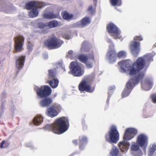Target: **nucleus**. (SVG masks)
<instances>
[{
    "instance_id": "nucleus-1",
    "label": "nucleus",
    "mask_w": 156,
    "mask_h": 156,
    "mask_svg": "<svg viewBox=\"0 0 156 156\" xmlns=\"http://www.w3.org/2000/svg\"><path fill=\"white\" fill-rule=\"evenodd\" d=\"M155 53L152 52L148 53L143 56L139 58L136 61L127 68L125 73L130 76H133L131 83L137 84L144 76V73L140 70L143 69L145 66L148 67L152 61L153 57Z\"/></svg>"
},
{
    "instance_id": "nucleus-2",
    "label": "nucleus",
    "mask_w": 156,
    "mask_h": 156,
    "mask_svg": "<svg viewBox=\"0 0 156 156\" xmlns=\"http://www.w3.org/2000/svg\"><path fill=\"white\" fill-rule=\"evenodd\" d=\"M69 124L67 118L62 117L57 119L53 123L47 125L43 129L45 130H50L55 133L60 134L68 130Z\"/></svg>"
},
{
    "instance_id": "nucleus-3",
    "label": "nucleus",
    "mask_w": 156,
    "mask_h": 156,
    "mask_svg": "<svg viewBox=\"0 0 156 156\" xmlns=\"http://www.w3.org/2000/svg\"><path fill=\"white\" fill-rule=\"evenodd\" d=\"M137 133V129L133 127H129L126 129L123 137V140L118 143L119 147L122 152L126 151L128 150L130 144L127 141L133 139Z\"/></svg>"
},
{
    "instance_id": "nucleus-4",
    "label": "nucleus",
    "mask_w": 156,
    "mask_h": 156,
    "mask_svg": "<svg viewBox=\"0 0 156 156\" xmlns=\"http://www.w3.org/2000/svg\"><path fill=\"white\" fill-rule=\"evenodd\" d=\"M119 138V134L117 126L114 125H112L108 133L105 135L106 140L110 143H116Z\"/></svg>"
},
{
    "instance_id": "nucleus-5",
    "label": "nucleus",
    "mask_w": 156,
    "mask_h": 156,
    "mask_svg": "<svg viewBox=\"0 0 156 156\" xmlns=\"http://www.w3.org/2000/svg\"><path fill=\"white\" fill-rule=\"evenodd\" d=\"M48 5V4L42 2L30 1V17H37L38 14L37 8H42Z\"/></svg>"
},
{
    "instance_id": "nucleus-6",
    "label": "nucleus",
    "mask_w": 156,
    "mask_h": 156,
    "mask_svg": "<svg viewBox=\"0 0 156 156\" xmlns=\"http://www.w3.org/2000/svg\"><path fill=\"white\" fill-rule=\"evenodd\" d=\"M70 70L69 73L75 76H81L84 73V70L80 64L76 62H73L71 63Z\"/></svg>"
},
{
    "instance_id": "nucleus-7",
    "label": "nucleus",
    "mask_w": 156,
    "mask_h": 156,
    "mask_svg": "<svg viewBox=\"0 0 156 156\" xmlns=\"http://www.w3.org/2000/svg\"><path fill=\"white\" fill-rule=\"evenodd\" d=\"M107 30L110 35L114 39H122L120 30L114 23H109L107 27Z\"/></svg>"
},
{
    "instance_id": "nucleus-8",
    "label": "nucleus",
    "mask_w": 156,
    "mask_h": 156,
    "mask_svg": "<svg viewBox=\"0 0 156 156\" xmlns=\"http://www.w3.org/2000/svg\"><path fill=\"white\" fill-rule=\"evenodd\" d=\"M62 108L58 104H55L49 107L46 111L45 113L48 116L51 118L56 116L61 112Z\"/></svg>"
},
{
    "instance_id": "nucleus-9",
    "label": "nucleus",
    "mask_w": 156,
    "mask_h": 156,
    "mask_svg": "<svg viewBox=\"0 0 156 156\" xmlns=\"http://www.w3.org/2000/svg\"><path fill=\"white\" fill-rule=\"evenodd\" d=\"M89 58L83 55H80L78 57L79 60L83 63L86 64L88 68H91L93 66L92 62H94V56L92 50H91L90 53L88 54Z\"/></svg>"
},
{
    "instance_id": "nucleus-10",
    "label": "nucleus",
    "mask_w": 156,
    "mask_h": 156,
    "mask_svg": "<svg viewBox=\"0 0 156 156\" xmlns=\"http://www.w3.org/2000/svg\"><path fill=\"white\" fill-rule=\"evenodd\" d=\"M63 43L61 40L56 37L48 39L44 43L45 45L50 49H56L60 47Z\"/></svg>"
},
{
    "instance_id": "nucleus-11",
    "label": "nucleus",
    "mask_w": 156,
    "mask_h": 156,
    "mask_svg": "<svg viewBox=\"0 0 156 156\" xmlns=\"http://www.w3.org/2000/svg\"><path fill=\"white\" fill-rule=\"evenodd\" d=\"M56 73V69H52L48 70V76L49 77L47 82L53 88H55L58 86L59 81L57 79L54 78Z\"/></svg>"
},
{
    "instance_id": "nucleus-12",
    "label": "nucleus",
    "mask_w": 156,
    "mask_h": 156,
    "mask_svg": "<svg viewBox=\"0 0 156 156\" xmlns=\"http://www.w3.org/2000/svg\"><path fill=\"white\" fill-rule=\"evenodd\" d=\"M14 40L15 42L14 49L16 52H20L23 50L24 38L23 36L19 35L15 37Z\"/></svg>"
},
{
    "instance_id": "nucleus-13",
    "label": "nucleus",
    "mask_w": 156,
    "mask_h": 156,
    "mask_svg": "<svg viewBox=\"0 0 156 156\" xmlns=\"http://www.w3.org/2000/svg\"><path fill=\"white\" fill-rule=\"evenodd\" d=\"M136 141L140 147H145L148 144V137L145 134L140 133L137 136Z\"/></svg>"
},
{
    "instance_id": "nucleus-14",
    "label": "nucleus",
    "mask_w": 156,
    "mask_h": 156,
    "mask_svg": "<svg viewBox=\"0 0 156 156\" xmlns=\"http://www.w3.org/2000/svg\"><path fill=\"white\" fill-rule=\"evenodd\" d=\"M51 90L48 86H44L39 88L37 90L38 96L41 98L46 97L49 96L51 93Z\"/></svg>"
},
{
    "instance_id": "nucleus-15",
    "label": "nucleus",
    "mask_w": 156,
    "mask_h": 156,
    "mask_svg": "<svg viewBox=\"0 0 156 156\" xmlns=\"http://www.w3.org/2000/svg\"><path fill=\"white\" fill-rule=\"evenodd\" d=\"M79 88L81 91H85L89 93L92 92L94 91V89L91 88L88 80L86 79L83 80L80 83Z\"/></svg>"
},
{
    "instance_id": "nucleus-16",
    "label": "nucleus",
    "mask_w": 156,
    "mask_h": 156,
    "mask_svg": "<svg viewBox=\"0 0 156 156\" xmlns=\"http://www.w3.org/2000/svg\"><path fill=\"white\" fill-rule=\"evenodd\" d=\"M131 52L134 55H136L140 51V44L139 42L136 41H132L129 45Z\"/></svg>"
},
{
    "instance_id": "nucleus-17",
    "label": "nucleus",
    "mask_w": 156,
    "mask_h": 156,
    "mask_svg": "<svg viewBox=\"0 0 156 156\" xmlns=\"http://www.w3.org/2000/svg\"><path fill=\"white\" fill-rule=\"evenodd\" d=\"M131 80H129L126 84V87L122 93V96L123 98L128 96L133 87L137 84L131 83Z\"/></svg>"
},
{
    "instance_id": "nucleus-18",
    "label": "nucleus",
    "mask_w": 156,
    "mask_h": 156,
    "mask_svg": "<svg viewBox=\"0 0 156 156\" xmlns=\"http://www.w3.org/2000/svg\"><path fill=\"white\" fill-rule=\"evenodd\" d=\"M91 20L89 17H85L80 21L76 22L73 24V26L75 27H83L89 24Z\"/></svg>"
},
{
    "instance_id": "nucleus-19",
    "label": "nucleus",
    "mask_w": 156,
    "mask_h": 156,
    "mask_svg": "<svg viewBox=\"0 0 156 156\" xmlns=\"http://www.w3.org/2000/svg\"><path fill=\"white\" fill-rule=\"evenodd\" d=\"M153 85L152 79L151 78H147L145 81H143L141 83L142 88L146 90H150Z\"/></svg>"
},
{
    "instance_id": "nucleus-20",
    "label": "nucleus",
    "mask_w": 156,
    "mask_h": 156,
    "mask_svg": "<svg viewBox=\"0 0 156 156\" xmlns=\"http://www.w3.org/2000/svg\"><path fill=\"white\" fill-rule=\"evenodd\" d=\"M25 60V56H21L16 57V66L18 70H21L23 67Z\"/></svg>"
},
{
    "instance_id": "nucleus-21",
    "label": "nucleus",
    "mask_w": 156,
    "mask_h": 156,
    "mask_svg": "<svg viewBox=\"0 0 156 156\" xmlns=\"http://www.w3.org/2000/svg\"><path fill=\"white\" fill-rule=\"evenodd\" d=\"M116 58V54L115 51H109L106 56V58L110 63H113L115 62Z\"/></svg>"
},
{
    "instance_id": "nucleus-22",
    "label": "nucleus",
    "mask_w": 156,
    "mask_h": 156,
    "mask_svg": "<svg viewBox=\"0 0 156 156\" xmlns=\"http://www.w3.org/2000/svg\"><path fill=\"white\" fill-rule=\"evenodd\" d=\"M130 61L129 60H123L119 62L118 64L120 67V71L122 73L126 71L127 68L130 66Z\"/></svg>"
},
{
    "instance_id": "nucleus-23",
    "label": "nucleus",
    "mask_w": 156,
    "mask_h": 156,
    "mask_svg": "<svg viewBox=\"0 0 156 156\" xmlns=\"http://www.w3.org/2000/svg\"><path fill=\"white\" fill-rule=\"evenodd\" d=\"M62 16L64 20L68 21L75 19L77 18L75 15L68 13L66 11L62 12Z\"/></svg>"
},
{
    "instance_id": "nucleus-24",
    "label": "nucleus",
    "mask_w": 156,
    "mask_h": 156,
    "mask_svg": "<svg viewBox=\"0 0 156 156\" xmlns=\"http://www.w3.org/2000/svg\"><path fill=\"white\" fill-rule=\"evenodd\" d=\"M79 140L80 148L81 150H83L84 146L87 143V139L86 136H80Z\"/></svg>"
},
{
    "instance_id": "nucleus-25",
    "label": "nucleus",
    "mask_w": 156,
    "mask_h": 156,
    "mask_svg": "<svg viewBox=\"0 0 156 156\" xmlns=\"http://www.w3.org/2000/svg\"><path fill=\"white\" fill-rule=\"evenodd\" d=\"M52 102V100L50 98H46L40 101L39 102L40 106L42 107H44L48 106Z\"/></svg>"
},
{
    "instance_id": "nucleus-26",
    "label": "nucleus",
    "mask_w": 156,
    "mask_h": 156,
    "mask_svg": "<svg viewBox=\"0 0 156 156\" xmlns=\"http://www.w3.org/2000/svg\"><path fill=\"white\" fill-rule=\"evenodd\" d=\"M43 116L41 114L35 116L33 119L34 124L37 126L41 124L43 122Z\"/></svg>"
},
{
    "instance_id": "nucleus-27",
    "label": "nucleus",
    "mask_w": 156,
    "mask_h": 156,
    "mask_svg": "<svg viewBox=\"0 0 156 156\" xmlns=\"http://www.w3.org/2000/svg\"><path fill=\"white\" fill-rule=\"evenodd\" d=\"M47 27L50 28H53L60 26L61 25L60 23H58L56 20H53L46 23Z\"/></svg>"
},
{
    "instance_id": "nucleus-28",
    "label": "nucleus",
    "mask_w": 156,
    "mask_h": 156,
    "mask_svg": "<svg viewBox=\"0 0 156 156\" xmlns=\"http://www.w3.org/2000/svg\"><path fill=\"white\" fill-rule=\"evenodd\" d=\"M58 15V13L55 14L51 12H48L44 13L43 15V17L46 19H54L57 18Z\"/></svg>"
},
{
    "instance_id": "nucleus-29",
    "label": "nucleus",
    "mask_w": 156,
    "mask_h": 156,
    "mask_svg": "<svg viewBox=\"0 0 156 156\" xmlns=\"http://www.w3.org/2000/svg\"><path fill=\"white\" fill-rule=\"evenodd\" d=\"M130 149L131 151H136L140 149V146L136 142L132 141L131 142Z\"/></svg>"
},
{
    "instance_id": "nucleus-30",
    "label": "nucleus",
    "mask_w": 156,
    "mask_h": 156,
    "mask_svg": "<svg viewBox=\"0 0 156 156\" xmlns=\"http://www.w3.org/2000/svg\"><path fill=\"white\" fill-rule=\"evenodd\" d=\"M119 152V150L118 147L116 146H113L110 150V156H117Z\"/></svg>"
},
{
    "instance_id": "nucleus-31",
    "label": "nucleus",
    "mask_w": 156,
    "mask_h": 156,
    "mask_svg": "<svg viewBox=\"0 0 156 156\" xmlns=\"http://www.w3.org/2000/svg\"><path fill=\"white\" fill-rule=\"evenodd\" d=\"M110 1L111 5L113 6H120L122 4L121 0H110Z\"/></svg>"
},
{
    "instance_id": "nucleus-32",
    "label": "nucleus",
    "mask_w": 156,
    "mask_h": 156,
    "mask_svg": "<svg viewBox=\"0 0 156 156\" xmlns=\"http://www.w3.org/2000/svg\"><path fill=\"white\" fill-rule=\"evenodd\" d=\"M76 55V54L72 50H70L67 54L66 56L70 59H74Z\"/></svg>"
},
{
    "instance_id": "nucleus-33",
    "label": "nucleus",
    "mask_w": 156,
    "mask_h": 156,
    "mask_svg": "<svg viewBox=\"0 0 156 156\" xmlns=\"http://www.w3.org/2000/svg\"><path fill=\"white\" fill-rule=\"evenodd\" d=\"M155 151H156V144H151L149 150L148 154L150 155H151Z\"/></svg>"
},
{
    "instance_id": "nucleus-34",
    "label": "nucleus",
    "mask_w": 156,
    "mask_h": 156,
    "mask_svg": "<svg viewBox=\"0 0 156 156\" xmlns=\"http://www.w3.org/2000/svg\"><path fill=\"white\" fill-rule=\"evenodd\" d=\"M126 52L125 51H121L119 52L116 54V57L119 58H123L126 57Z\"/></svg>"
},
{
    "instance_id": "nucleus-35",
    "label": "nucleus",
    "mask_w": 156,
    "mask_h": 156,
    "mask_svg": "<svg viewBox=\"0 0 156 156\" xmlns=\"http://www.w3.org/2000/svg\"><path fill=\"white\" fill-rule=\"evenodd\" d=\"M9 145V144L7 141L5 142V140H3L0 143V147L1 148H6L8 147Z\"/></svg>"
},
{
    "instance_id": "nucleus-36",
    "label": "nucleus",
    "mask_w": 156,
    "mask_h": 156,
    "mask_svg": "<svg viewBox=\"0 0 156 156\" xmlns=\"http://www.w3.org/2000/svg\"><path fill=\"white\" fill-rule=\"evenodd\" d=\"M152 102L155 104H156V94H153L151 95L150 96Z\"/></svg>"
},
{
    "instance_id": "nucleus-37",
    "label": "nucleus",
    "mask_w": 156,
    "mask_h": 156,
    "mask_svg": "<svg viewBox=\"0 0 156 156\" xmlns=\"http://www.w3.org/2000/svg\"><path fill=\"white\" fill-rule=\"evenodd\" d=\"M63 37L66 39H69L72 37L71 34L70 32L64 34Z\"/></svg>"
},
{
    "instance_id": "nucleus-38",
    "label": "nucleus",
    "mask_w": 156,
    "mask_h": 156,
    "mask_svg": "<svg viewBox=\"0 0 156 156\" xmlns=\"http://www.w3.org/2000/svg\"><path fill=\"white\" fill-rule=\"evenodd\" d=\"M46 27H47L46 23L45 24H44L42 23H38L37 25V28H39L40 29L44 28Z\"/></svg>"
},
{
    "instance_id": "nucleus-39",
    "label": "nucleus",
    "mask_w": 156,
    "mask_h": 156,
    "mask_svg": "<svg viewBox=\"0 0 156 156\" xmlns=\"http://www.w3.org/2000/svg\"><path fill=\"white\" fill-rule=\"evenodd\" d=\"M133 39L136 41H141L143 40V38L142 36L140 35L135 36L134 37Z\"/></svg>"
},
{
    "instance_id": "nucleus-40",
    "label": "nucleus",
    "mask_w": 156,
    "mask_h": 156,
    "mask_svg": "<svg viewBox=\"0 0 156 156\" xmlns=\"http://www.w3.org/2000/svg\"><path fill=\"white\" fill-rule=\"evenodd\" d=\"M88 11L90 13L92 14L94 12L95 9L93 8L92 6H90L88 7Z\"/></svg>"
},
{
    "instance_id": "nucleus-41",
    "label": "nucleus",
    "mask_w": 156,
    "mask_h": 156,
    "mask_svg": "<svg viewBox=\"0 0 156 156\" xmlns=\"http://www.w3.org/2000/svg\"><path fill=\"white\" fill-rule=\"evenodd\" d=\"M115 89V87L114 86H111L109 87V91L108 93L109 95L112 94V91L114 90Z\"/></svg>"
},
{
    "instance_id": "nucleus-42",
    "label": "nucleus",
    "mask_w": 156,
    "mask_h": 156,
    "mask_svg": "<svg viewBox=\"0 0 156 156\" xmlns=\"http://www.w3.org/2000/svg\"><path fill=\"white\" fill-rule=\"evenodd\" d=\"M107 42L109 43H111L110 48H111L112 49H113L114 47V45L112 43V41L110 39H108L107 41Z\"/></svg>"
},
{
    "instance_id": "nucleus-43",
    "label": "nucleus",
    "mask_w": 156,
    "mask_h": 156,
    "mask_svg": "<svg viewBox=\"0 0 156 156\" xmlns=\"http://www.w3.org/2000/svg\"><path fill=\"white\" fill-rule=\"evenodd\" d=\"M42 57L43 58L44 60L47 59L48 57V54L46 53H44L43 54Z\"/></svg>"
},
{
    "instance_id": "nucleus-44",
    "label": "nucleus",
    "mask_w": 156,
    "mask_h": 156,
    "mask_svg": "<svg viewBox=\"0 0 156 156\" xmlns=\"http://www.w3.org/2000/svg\"><path fill=\"white\" fill-rule=\"evenodd\" d=\"M87 45V43L86 41H84L82 44V48H81V50H82L83 48H84Z\"/></svg>"
},
{
    "instance_id": "nucleus-45",
    "label": "nucleus",
    "mask_w": 156,
    "mask_h": 156,
    "mask_svg": "<svg viewBox=\"0 0 156 156\" xmlns=\"http://www.w3.org/2000/svg\"><path fill=\"white\" fill-rule=\"evenodd\" d=\"M24 9H26L27 10H29V2H28L24 7Z\"/></svg>"
},
{
    "instance_id": "nucleus-46",
    "label": "nucleus",
    "mask_w": 156,
    "mask_h": 156,
    "mask_svg": "<svg viewBox=\"0 0 156 156\" xmlns=\"http://www.w3.org/2000/svg\"><path fill=\"white\" fill-rule=\"evenodd\" d=\"M73 142L74 144L76 145L77 144L78 141L76 140H74L73 141Z\"/></svg>"
},
{
    "instance_id": "nucleus-47",
    "label": "nucleus",
    "mask_w": 156,
    "mask_h": 156,
    "mask_svg": "<svg viewBox=\"0 0 156 156\" xmlns=\"http://www.w3.org/2000/svg\"><path fill=\"white\" fill-rule=\"evenodd\" d=\"M62 65L61 63H59L58 66V67H60Z\"/></svg>"
},
{
    "instance_id": "nucleus-48",
    "label": "nucleus",
    "mask_w": 156,
    "mask_h": 156,
    "mask_svg": "<svg viewBox=\"0 0 156 156\" xmlns=\"http://www.w3.org/2000/svg\"><path fill=\"white\" fill-rule=\"evenodd\" d=\"M55 7V6L53 5L51 6V8L53 9Z\"/></svg>"
},
{
    "instance_id": "nucleus-49",
    "label": "nucleus",
    "mask_w": 156,
    "mask_h": 156,
    "mask_svg": "<svg viewBox=\"0 0 156 156\" xmlns=\"http://www.w3.org/2000/svg\"><path fill=\"white\" fill-rule=\"evenodd\" d=\"M97 0H93L94 3H96V2Z\"/></svg>"
},
{
    "instance_id": "nucleus-50",
    "label": "nucleus",
    "mask_w": 156,
    "mask_h": 156,
    "mask_svg": "<svg viewBox=\"0 0 156 156\" xmlns=\"http://www.w3.org/2000/svg\"><path fill=\"white\" fill-rule=\"evenodd\" d=\"M48 8L47 9H46V10H45V12H47L48 11Z\"/></svg>"
},
{
    "instance_id": "nucleus-51",
    "label": "nucleus",
    "mask_w": 156,
    "mask_h": 156,
    "mask_svg": "<svg viewBox=\"0 0 156 156\" xmlns=\"http://www.w3.org/2000/svg\"><path fill=\"white\" fill-rule=\"evenodd\" d=\"M109 100V98H107V102H108V101Z\"/></svg>"
},
{
    "instance_id": "nucleus-52",
    "label": "nucleus",
    "mask_w": 156,
    "mask_h": 156,
    "mask_svg": "<svg viewBox=\"0 0 156 156\" xmlns=\"http://www.w3.org/2000/svg\"><path fill=\"white\" fill-rule=\"evenodd\" d=\"M38 20L36 21V23H38Z\"/></svg>"
},
{
    "instance_id": "nucleus-53",
    "label": "nucleus",
    "mask_w": 156,
    "mask_h": 156,
    "mask_svg": "<svg viewBox=\"0 0 156 156\" xmlns=\"http://www.w3.org/2000/svg\"><path fill=\"white\" fill-rule=\"evenodd\" d=\"M142 155V154L141 153V154L140 155H139L138 156H140L141 155Z\"/></svg>"
},
{
    "instance_id": "nucleus-54",
    "label": "nucleus",
    "mask_w": 156,
    "mask_h": 156,
    "mask_svg": "<svg viewBox=\"0 0 156 156\" xmlns=\"http://www.w3.org/2000/svg\"><path fill=\"white\" fill-rule=\"evenodd\" d=\"M154 45H155V46L156 47V43L154 44Z\"/></svg>"
},
{
    "instance_id": "nucleus-55",
    "label": "nucleus",
    "mask_w": 156,
    "mask_h": 156,
    "mask_svg": "<svg viewBox=\"0 0 156 156\" xmlns=\"http://www.w3.org/2000/svg\"><path fill=\"white\" fill-rule=\"evenodd\" d=\"M28 45H27V48H28Z\"/></svg>"
}]
</instances>
